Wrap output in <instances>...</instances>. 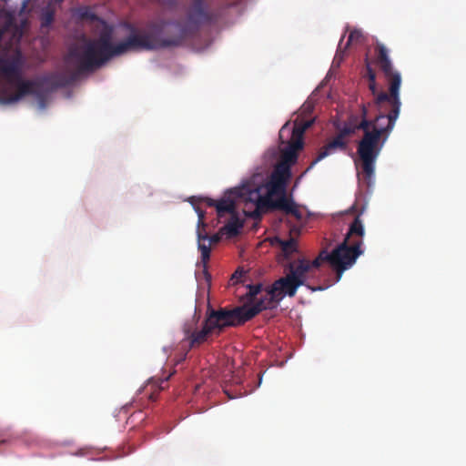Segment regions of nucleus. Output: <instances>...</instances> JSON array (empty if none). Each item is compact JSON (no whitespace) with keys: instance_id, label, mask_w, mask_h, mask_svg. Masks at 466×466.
I'll return each mask as SVG.
<instances>
[{"instance_id":"nucleus-1","label":"nucleus","mask_w":466,"mask_h":466,"mask_svg":"<svg viewBox=\"0 0 466 466\" xmlns=\"http://www.w3.org/2000/svg\"><path fill=\"white\" fill-rule=\"evenodd\" d=\"M219 16L218 12L208 10L204 0H193L185 20L158 19L148 22L145 28L126 24L129 34L116 44L112 43V28L105 26L97 38L85 39L81 45L69 49L66 62L76 67L69 75L51 73L26 80L22 76L23 63L17 59L8 62L0 58V77H5L7 85L15 87L14 93H10L6 86L0 88V104H15L25 96L34 95L41 106L45 107L46 93L72 85L81 74L93 72L111 58L128 52L179 46L187 38L193 37L202 25L216 23Z\"/></svg>"},{"instance_id":"nucleus-2","label":"nucleus","mask_w":466,"mask_h":466,"mask_svg":"<svg viewBox=\"0 0 466 466\" xmlns=\"http://www.w3.org/2000/svg\"><path fill=\"white\" fill-rule=\"evenodd\" d=\"M374 62L383 74L389 85V92L381 91L374 98V104L380 109H387L389 112L378 114L373 120L367 118L368 107L365 104L360 106V122L358 126H350L347 122L339 130L346 137L357 130L364 132L362 138L359 141L357 154L361 164V174H358L359 179H363L368 187L373 183L376 160L381 151L382 144H380V137L391 132L396 120L399 117L401 106L400 89L401 85L400 73L394 68L390 57L389 49L381 43L375 46Z\"/></svg>"},{"instance_id":"nucleus-3","label":"nucleus","mask_w":466,"mask_h":466,"mask_svg":"<svg viewBox=\"0 0 466 466\" xmlns=\"http://www.w3.org/2000/svg\"><path fill=\"white\" fill-rule=\"evenodd\" d=\"M363 235L364 228L361 219L358 216L350 224L343 242L335 249L331 252L322 249L311 262L305 258L289 262L287 266L289 270L287 275L292 277V279L295 281L302 282L303 286L305 285L307 273L311 268H319L324 263H329L340 275L344 270L351 267L356 262L358 257L362 254L360 247Z\"/></svg>"},{"instance_id":"nucleus-4","label":"nucleus","mask_w":466,"mask_h":466,"mask_svg":"<svg viewBox=\"0 0 466 466\" xmlns=\"http://www.w3.org/2000/svg\"><path fill=\"white\" fill-rule=\"evenodd\" d=\"M254 318V312L245 313L243 308L236 307L232 309H219L210 310L200 330H195L191 327H185L184 340L188 341V348L198 347L208 340L213 334H219L225 327L238 326Z\"/></svg>"},{"instance_id":"nucleus-5","label":"nucleus","mask_w":466,"mask_h":466,"mask_svg":"<svg viewBox=\"0 0 466 466\" xmlns=\"http://www.w3.org/2000/svg\"><path fill=\"white\" fill-rule=\"evenodd\" d=\"M302 286V282L295 281L292 277L286 274L285 277L279 278L266 289V294L259 299L256 300L252 305L242 306L243 311L248 313L254 312V317L263 309L275 307L285 296L294 297L299 287Z\"/></svg>"},{"instance_id":"nucleus-6","label":"nucleus","mask_w":466,"mask_h":466,"mask_svg":"<svg viewBox=\"0 0 466 466\" xmlns=\"http://www.w3.org/2000/svg\"><path fill=\"white\" fill-rule=\"evenodd\" d=\"M313 125V119L301 121L294 120L291 131L287 122L279 130V139L282 145L287 146L281 149L280 162L294 165L298 160L299 152L304 147V133Z\"/></svg>"},{"instance_id":"nucleus-7","label":"nucleus","mask_w":466,"mask_h":466,"mask_svg":"<svg viewBox=\"0 0 466 466\" xmlns=\"http://www.w3.org/2000/svg\"><path fill=\"white\" fill-rule=\"evenodd\" d=\"M248 199L255 205V210L249 214V216L254 218H259L261 213L268 208L278 209L287 213L294 204V201L291 198H289L286 194L276 199L271 198H263L258 187L252 188V190L249 191Z\"/></svg>"},{"instance_id":"nucleus-8","label":"nucleus","mask_w":466,"mask_h":466,"mask_svg":"<svg viewBox=\"0 0 466 466\" xmlns=\"http://www.w3.org/2000/svg\"><path fill=\"white\" fill-rule=\"evenodd\" d=\"M250 190H252V188L242 187L228 190L226 197L219 200H214L210 198H196V201H202L208 207H215L218 217H223L226 213L233 215L237 213L235 198H239L247 202H250L248 199Z\"/></svg>"},{"instance_id":"nucleus-9","label":"nucleus","mask_w":466,"mask_h":466,"mask_svg":"<svg viewBox=\"0 0 466 466\" xmlns=\"http://www.w3.org/2000/svg\"><path fill=\"white\" fill-rule=\"evenodd\" d=\"M189 202L194 206L196 212L198 213V230L197 236L198 240V249L201 252V262L203 263V272L207 279H210V275L207 269V264L210 258V246L203 243V240L208 239V235L206 232L207 224L205 223V212L197 206L196 197H191Z\"/></svg>"},{"instance_id":"nucleus-10","label":"nucleus","mask_w":466,"mask_h":466,"mask_svg":"<svg viewBox=\"0 0 466 466\" xmlns=\"http://www.w3.org/2000/svg\"><path fill=\"white\" fill-rule=\"evenodd\" d=\"M345 138L346 137L344 135H342L340 132H338L336 137L331 141H329L328 144H326L319 149L317 157L310 163L309 167L306 169V172L313 168V167L318 162L324 159L337 149H339L341 151L346 150L348 143L347 141H345Z\"/></svg>"},{"instance_id":"nucleus-11","label":"nucleus","mask_w":466,"mask_h":466,"mask_svg":"<svg viewBox=\"0 0 466 466\" xmlns=\"http://www.w3.org/2000/svg\"><path fill=\"white\" fill-rule=\"evenodd\" d=\"M273 244H276L279 247L283 256L286 258H289V257L296 253L298 251V244H297V240L290 237L289 239H282L279 237H276L273 241H272Z\"/></svg>"},{"instance_id":"nucleus-12","label":"nucleus","mask_w":466,"mask_h":466,"mask_svg":"<svg viewBox=\"0 0 466 466\" xmlns=\"http://www.w3.org/2000/svg\"><path fill=\"white\" fill-rule=\"evenodd\" d=\"M268 193L263 198H271L274 196H283L286 194V183L283 178L272 177L270 182L267 185Z\"/></svg>"},{"instance_id":"nucleus-13","label":"nucleus","mask_w":466,"mask_h":466,"mask_svg":"<svg viewBox=\"0 0 466 466\" xmlns=\"http://www.w3.org/2000/svg\"><path fill=\"white\" fill-rule=\"evenodd\" d=\"M243 227V222L238 218V214L231 215L229 221L220 228V233L228 237L237 236Z\"/></svg>"},{"instance_id":"nucleus-14","label":"nucleus","mask_w":466,"mask_h":466,"mask_svg":"<svg viewBox=\"0 0 466 466\" xmlns=\"http://www.w3.org/2000/svg\"><path fill=\"white\" fill-rule=\"evenodd\" d=\"M366 77L369 80V89L370 90L371 94L377 97L379 94L381 92H378L377 83H376V73L370 66L369 61L367 60L366 63Z\"/></svg>"},{"instance_id":"nucleus-15","label":"nucleus","mask_w":466,"mask_h":466,"mask_svg":"<svg viewBox=\"0 0 466 466\" xmlns=\"http://www.w3.org/2000/svg\"><path fill=\"white\" fill-rule=\"evenodd\" d=\"M290 167L291 166L290 165H288V164H285V163H282L280 162L277 167H276V170H275V174L273 175L272 177H275V178H283L285 183L287 182V180L289 179V177H290L291 173H290Z\"/></svg>"},{"instance_id":"nucleus-16","label":"nucleus","mask_w":466,"mask_h":466,"mask_svg":"<svg viewBox=\"0 0 466 466\" xmlns=\"http://www.w3.org/2000/svg\"><path fill=\"white\" fill-rule=\"evenodd\" d=\"M362 39H363V34L360 30H359V29L351 30L349 35V38H348V41L344 47V50L347 49L352 44L361 43Z\"/></svg>"},{"instance_id":"nucleus-17","label":"nucleus","mask_w":466,"mask_h":466,"mask_svg":"<svg viewBox=\"0 0 466 466\" xmlns=\"http://www.w3.org/2000/svg\"><path fill=\"white\" fill-rule=\"evenodd\" d=\"M53 21H54V12L52 10H46L41 15L42 27L49 26Z\"/></svg>"},{"instance_id":"nucleus-18","label":"nucleus","mask_w":466,"mask_h":466,"mask_svg":"<svg viewBox=\"0 0 466 466\" xmlns=\"http://www.w3.org/2000/svg\"><path fill=\"white\" fill-rule=\"evenodd\" d=\"M248 296L249 297L250 300H254L256 296L261 292L262 284L258 283L255 285H248Z\"/></svg>"},{"instance_id":"nucleus-19","label":"nucleus","mask_w":466,"mask_h":466,"mask_svg":"<svg viewBox=\"0 0 466 466\" xmlns=\"http://www.w3.org/2000/svg\"><path fill=\"white\" fill-rule=\"evenodd\" d=\"M311 112H312V106L310 105H304L300 109L299 116L296 119H299L301 121H306L304 116H309L311 114ZM311 119H313V118L312 117L307 118V120H311Z\"/></svg>"},{"instance_id":"nucleus-20","label":"nucleus","mask_w":466,"mask_h":466,"mask_svg":"<svg viewBox=\"0 0 466 466\" xmlns=\"http://www.w3.org/2000/svg\"><path fill=\"white\" fill-rule=\"evenodd\" d=\"M286 214L287 215H291V216H293L294 218H296L299 220L302 218V214L299 211V209L298 208V207H297L295 202L290 207V208L289 209V211Z\"/></svg>"},{"instance_id":"nucleus-21","label":"nucleus","mask_w":466,"mask_h":466,"mask_svg":"<svg viewBox=\"0 0 466 466\" xmlns=\"http://www.w3.org/2000/svg\"><path fill=\"white\" fill-rule=\"evenodd\" d=\"M343 38H344V36H342V38L339 41V48L337 50L333 63L338 62V64H339V62L343 59V56L341 54L344 52V50H341V46H340L341 42L343 41Z\"/></svg>"},{"instance_id":"nucleus-22","label":"nucleus","mask_w":466,"mask_h":466,"mask_svg":"<svg viewBox=\"0 0 466 466\" xmlns=\"http://www.w3.org/2000/svg\"><path fill=\"white\" fill-rule=\"evenodd\" d=\"M360 116H357V115H353L351 114L349 117H348V120H347V123L350 125V126H358L360 125V120H359Z\"/></svg>"},{"instance_id":"nucleus-23","label":"nucleus","mask_w":466,"mask_h":466,"mask_svg":"<svg viewBox=\"0 0 466 466\" xmlns=\"http://www.w3.org/2000/svg\"><path fill=\"white\" fill-rule=\"evenodd\" d=\"M221 235H222V234H221V233H220V231H219L218 233L214 234V235H212L211 237H209V236H208V240H209V242H210L211 244L218 243V242L220 241V239H221Z\"/></svg>"},{"instance_id":"nucleus-24","label":"nucleus","mask_w":466,"mask_h":466,"mask_svg":"<svg viewBox=\"0 0 466 466\" xmlns=\"http://www.w3.org/2000/svg\"><path fill=\"white\" fill-rule=\"evenodd\" d=\"M81 15H82V17L88 18V19H90L92 21H95V20L98 19V17L95 14H92V13H90L88 11L84 12Z\"/></svg>"},{"instance_id":"nucleus-25","label":"nucleus","mask_w":466,"mask_h":466,"mask_svg":"<svg viewBox=\"0 0 466 466\" xmlns=\"http://www.w3.org/2000/svg\"><path fill=\"white\" fill-rule=\"evenodd\" d=\"M242 277H243V272L237 270L232 275L231 281H233V283H237L238 281V279H241Z\"/></svg>"},{"instance_id":"nucleus-26","label":"nucleus","mask_w":466,"mask_h":466,"mask_svg":"<svg viewBox=\"0 0 466 466\" xmlns=\"http://www.w3.org/2000/svg\"><path fill=\"white\" fill-rule=\"evenodd\" d=\"M158 392H159V390L155 391V392H151V393L149 394V396H148L149 400H150L151 401H156V400H157V394H158Z\"/></svg>"}]
</instances>
